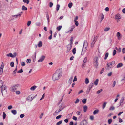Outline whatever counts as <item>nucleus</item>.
I'll return each mask as SVG.
<instances>
[{"label": "nucleus", "instance_id": "22", "mask_svg": "<svg viewBox=\"0 0 125 125\" xmlns=\"http://www.w3.org/2000/svg\"><path fill=\"white\" fill-rule=\"evenodd\" d=\"M36 52H35V55H33L32 56V58L33 60V61L34 62L35 61L36 56Z\"/></svg>", "mask_w": 125, "mask_h": 125}, {"label": "nucleus", "instance_id": "28", "mask_svg": "<svg viewBox=\"0 0 125 125\" xmlns=\"http://www.w3.org/2000/svg\"><path fill=\"white\" fill-rule=\"evenodd\" d=\"M85 83L86 84H88L89 83V80L88 79V78H86L85 79Z\"/></svg>", "mask_w": 125, "mask_h": 125}, {"label": "nucleus", "instance_id": "17", "mask_svg": "<svg viewBox=\"0 0 125 125\" xmlns=\"http://www.w3.org/2000/svg\"><path fill=\"white\" fill-rule=\"evenodd\" d=\"M73 79V77L71 76L69 79L68 82V83L69 84V85H70L71 83L72 82Z\"/></svg>", "mask_w": 125, "mask_h": 125}, {"label": "nucleus", "instance_id": "53", "mask_svg": "<svg viewBox=\"0 0 125 125\" xmlns=\"http://www.w3.org/2000/svg\"><path fill=\"white\" fill-rule=\"evenodd\" d=\"M75 22V25L76 26H78V25L79 23L78 21H74Z\"/></svg>", "mask_w": 125, "mask_h": 125}, {"label": "nucleus", "instance_id": "24", "mask_svg": "<svg viewBox=\"0 0 125 125\" xmlns=\"http://www.w3.org/2000/svg\"><path fill=\"white\" fill-rule=\"evenodd\" d=\"M98 79H96V80L94 81V84L96 86L98 85Z\"/></svg>", "mask_w": 125, "mask_h": 125}, {"label": "nucleus", "instance_id": "25", "mask_svg": "<svg viewBox=\"0 0 125 125\" xmlns=\"http://www.w3.org/2000/svg\"><path fill=\"white\" fill-rule=\"evenodd\" d=\"M12 113L14 115H15L17 114V111L16 110H11Z\"/></svg>", "mask_w": 125, "mask_h": 125}, {"label": "nucleus", "instance_id": "47", "mask_svg": "<svg viewBox=\"0 0 125 125\" xmlns=\"http://www.w3.org/2000/svg\"><path fill=\"white\" fill-rule=\"evenodd\" d=\"M87 61V58L85 57L83 61V63H86Z\"/></svg>", "mask_w": 125, "mask_h": 125}, {"label": "nucleus", "instance_id": "29", "mask_svg": "<svg viewBox=\"0 0 125 125\" xmlns=\"http://www.w3.org/2000/svg\"><path fill=\"white\" fill-rule=\"evenodd\" d=\"M76 50L75 48H74L72 50V52L74 54H75L76 52Z\"/></svg>", "mask_w": 125, "mask_h": 125}, {"label": "nucleus", "instance_id": "26", "mask_svg": "<svg viewBox=\"0 0 125 125\" xmlns=\"http://www.w3.org/2000/svg\"><path fill=\"white\" fill-rule=\"evenodd\" d=\"M110 29V28L109 27H106L104 29V31L105 32H106L109 30Z\"/></svg>", "mask_w": 125, "mask_h": 125}, {"label": "nucleus", "instance_id": "10", "mask_svg": "<svg viewBox=\"0 0 125 125\" xmlns=\"http://www.w3.org/2000/svg\"><path fill=\"white\" fill-rule=\"evenodd\" d=\"M72 45L69 44L66 46V47L67 49L66 53H68L70 51L71 49Z\"/></svg>", "mask_w": 125, "mask_h": 125}, {"label": "nucleus", "instance_id": "64", "mask_svg": "<svg viewBox=\"0 0 125 125\" xmlns=\"http://www.w3.org/2000/svg\"><path fill=\"white\" fill-rule=\"evenodd\" d=\"M75 26L74 25H73V26H72L71 27V31H73V30L74 28H75Z\"/></svg>", "mask_w": 125, "mask_h": 125}, {"label": "nucleus", "instance_id": "41", "mask_svg": "<svg viewBox=\"0 0 125 125\" xmlns=\"http://www.w3.org/2000/svg\"><path fill=\"white\" fill-rule=\"evenodd\" d=\"M112 121V120L111 119H108V122L109 124H111V123Z\"/></svg>", "mask_w": 125, "mask_h": 125}, {"label": "nucleus", "instance_id": "54", "mask_svg": "<svg viewBox=\"0 0 125 125\" xmlns=\"http://www.w3.org/2000/svg\"><path fill=\"white\" fill-rule=\"evenodd\" d=\"M46 18L47 20L48 24H49V16L48 14H46Z\"/></svg>", "mask_w": 125, "mask_h": 125}, {"label": "nucleus", "instance_id": "50", "mask_svg": "<svg viewBox=\"0 0 125 125\" xmlns=\"http://www.w3.org/2000/svg\"><path fill=\"white\" fill-rule=\"evenodd\" d=\"M12 106L11 105H10L8 106V108L9 110H10L12 109Z\"/></svg>", "mask_w": 125, "mask_h": 125}, {"label": "nucleus", "instance_id": "58", "mask_svg": "<svg viewBox=\"0 0 125 125\" xmlns=\"http://www.w3.org/2000/svg\"><path fill=\"white\" fill-rule=\"evenodd\" d=\"M102 89H101L100 90L98 91L97 92V93L98 94H99L101 92H102Z\"/></svg>", "mask_w": 125, "mask_h": 125}, {"label": "nucleus", "instance_id": "20", "mask_svg": "<svg viewBox=\"0 0 125 125\" xmlns=\"http://www.w3.org/2000/svg\"><path fill=\"white\" fill-rule=\"evenodd\" d=\"M42 43L41 41H39L38 44V46L39 47H41L42 46Z\"/></svg>", "mask_w": 125, "mask_h": 125}, {"label": "nucleus", "instance_id": "63", "mask_svg": "<svg viewBox=\"0 0 125 125\" xmlns=\"http://www.w3.org/2000/svg\"><path fill=\"white\" fill-rule=\"evenodd\" d=\"M73 119L75 121H76L77 120V117L75 116H73Z\"/></svg>", "mask_w": 125, "mask_h": 125}, {"label": "nucleus", "instance_id": "21", "mask_svg": "<svg viewBox=\"0 0 125 125\" xmlns=\"http://www.w3.org/2000/svg\"><path fill=\"white\" fill-rule=\"evenodd\" d=\"M123 65L122 63H118L117 66L116 67L117 68H120L122 67Z\"/></svg>", "mask_w": 125, "mask_h": 125}, {"label": "nucleus", "instance_id": "37", "mask_svg": "<svg viewBox=\"0 0 125 125\" xmlns=\"http://www.w3.org/2000/svg\"><path fill=\"white\" fill-rule=\"evenodd\" d=\"M62 123V121L61 120L59 121V122H58L56 123V125H59L61 124Z\"/></svg>", "mask_w": 125, "mask_h": 125}, {"label": "nucleus", "instance_id": "19", "mask_svg": "<svg viewBox=\"0 0 125 125\" xmlns=\"http://www.w3.org/2000/svg\"><path fill=\"white\" fill-rule=\"evenodd\" d=\"M37 87V86H36L34 85L31 87L30 89L31 91H34Z\"/></svg>", "mask_w": 125, "mask_h": 125}, {"label": "nucleus", "instance_id": "15", "mask_svg": "<svg viewBox=\"0 0 125 125\" xmlns=\"http://www.w3.org/2000/svg\"><path fill=\"white\" fill-rule=\"evenodd\" d=\"M124 97H122L121 98V99L120 100L119 102V106H122L124 104Z\"/></svg>", "mask_w": 125, "mask_h": 125}, {"label": "nucleus", "instance_id": "27", "mask_svg": "<svg viewBox=\"0 0 125 125\" xmlns=\"http://www.w3.org/2000/svg\"><path fill=\"white\" fill-rule=\"evenodd\" d=\"M22 9L23 10H26L27 9V8L24 5L22 6Z\"/></svg>", "mask_w": 125, "mask_h": 125}, {"label": "nucleus", "instance_id": "6", "mask_svg": "<svg viewBox=\"0 0 125 125\" xmlns=\"http://www.w3.org/2000/svg\"><path fill=\"white\" fill-rule=\"evenodd\" d=\"M98 58L97 57H96L94 59V65L96 68H97L98 65Z\"/></svg>", "mask_w": 125, "mask_h": 125}, {"label": "nucleus", "instance_id": "32", "mask_svg": "<svg viewBox=\"0 0 125 125\" xmlns=\"http://www.w3.org/2000/svg\"><path fill=\"white\" fill-rule=\"evenodd\" d=\"M83 108L84 111V112H85L87 111V106H85L83 107Z\"/></svg>", "mask_w": 125, "mask_h": 125}, {"label": "nucleus", "instance_id": "51", "mask_svg": "<svg viewBox=\"0 0 125 125\" xmlns=\"http://www.w3.org/2000/svg\"><path fill=\"white\" fill-rule=\"evenodd\" d=\"M22 72H23V71L22 69H21L20 70L17 71V73H21Z\"/></svg>", "mask_w": 125, "mask_h": 125}, {"label": "nucleus", "instance_id": "16", "mask_svg": "<svg viewBox=\"0 0 125 125\" xmlns=\"http://www.w3.org/2000/svg\"><path fill=\"white\" fill-rule=\"evenodd\" d=\"M64 108V107L63 104H61V105L60 106V108L59 110L57 112L58 113H59L60 111H62Z\"/></svg>", "mask_w": 125, "mask_h": 125}, {"label": "nucleus", "instance_id": "31", "mask_svg": "<svg viewBox=\"0 0 125 125\" xmlns=\"http://www.w3.org/2000/svg\"><path fill=\"white\" fill-rule=\"evenodd\" d=\"M73 5V3L72 2H70L69 3L68 6L69 8H71Z\"/></svg>", "mask_w": 125, "mask_h": 125}, {"label": "nucleus", "instance_id": "5", "mask_svg": "<svg viewBox=\"0 0 125 125\" xmlns=\"http://www.w3.org/2000/svg\"><path fill=\"white\" fill-rule=\"evenodd\" d=\"M1 87V92L2 95L3 96V93H7V87L5 85H3Z\"/></svg>", "mask_w": 125, "mask_h": 125}, {"label": "nucleus", "instance_id": "56", "mask_svg": "<svg viewBox=\"0 0 125 125\" xmlns=\"http://www.w3.org/2000/svg\"><path fill=\"white\" fill-rule=\"evenodd\" d=\"M61 116L62 115H60L56 117V119H59L61 117Z\"/></svg>", "mask_w": 125, "mask_h": 125}, {"label": "nucleus", "instance_id": "30", "mask_svg": "<svg viewBox=\"0 0 125 125\" xmlns=\"http://www.w3.org/2000/svg\"><path fill=\"white\" fill-rule=\"evenodd\" d=\"M73 37H71V39L70 40V44H70V45H72L73 43Z\"/></svg>", "mask_w": 125, "mask_h": 125}, {"label": "nucleus", "instance_id": "4", "mask_svg": "<svg viewBox=\"0 0 125 125\" xmlns=\"http://www.w3.org/2000/svg\"><path fill=\"white\" fill-rule=\"evenodd\" d=\"M22 13L23 12H21L16 15H12L11 16L10 18H11L12 20L17 18L20 17Z\"/></svg>", "mask_w": 125, "mask_h": 125}, {"label": "nucleus", "instance_id": "23", "mask_svg": "<svg viewBox=\"0 0 125 125\" xmlns=\"http://www.w3.org/2000/svg\"><path fill=\"white\" fill-rule=\"evenodd\" d=\"M99 112V110L98 109H96L93 112V114L94 115H95L98 113Z\"/></svg>", "mask_w": 125, "mask_h": 125}, {"label": "nucleus", "instance_id": "61", "mask_svg": "<svg viewBox=\"0 0 125 125\" xmlns=\"http://www.w3.org/2000/svg\"><path fill=\"white\" fill-rule=\"evenodd\" d=\"M31 96V95H30L28 96V97H27L26 98V99L28 100H30V98Z\"/></svg>", "mask_w": 125, "mask_h": 125}, {"label": "nucleus", "instance_id": "57", "mask_svg": "<svg viewBox=\"0 0 125 125\" xmlns=\"http://www.w3.org/2000/svg\"><path fill=\"white\" fill-rule=\"evenodd\" d=\"M31 21H29L27 23V25L28 26H29L31 24Z\"/></svg>", "mask_w": 125, "mask_h": 125}, {"label": "nucleus", "instance_id": "8", "mask_svg": "<svg viewBox=\"0 0 125 125\" xmlns=\"http://www.w3.org/2000/svg\"><path fill=\"white\" fill-rule=\"evenodd\" d=\"M17 55V53L16 52L13 53V54L12 53H10L6 55V56L7 57H10L11 58H14Z\"/></svg>", "mask_w": 125, "mask_h": 125}, {"label": "nucleus", "instance_id": "34", "mask_svg": "<svg viewBox=\"0 0 125 125\" xmlns=\"http://www.w3.org/2000/svg\"><path fill=\"white\" fill-rule=\"evenodd\" d=\"M62 27V26H58V27L56 29L57 30H58V31H60L61 30Z\"/></svg>", "mask_w": 125, "mask_h": 125}, {"label": "nucleus", "instance_id": "62", "mask_svg": "<svg viewBox=\"0 0 125 125\" xmlns=\"http://www.w3.org/2000/svg\"><path fill=\"white\" fill-rule=\"evenodd\" d=\"M122 52L123 54L125 53V48H123L122 49Z\"/></svg>", "mask_w": 125, "mask_h": 125}, {"label": "nucleus", "instance_id": "55", "mask_svg": "<svg viewBox=\"0 0 125 125\" xmlns=\"http://www.w3.org/2000/svg\"><path fill=\"white\" fill-rule=\"evenodd\" d=\"M85 63H83L82 64V67L83 68H84L85 67Z\"/></svg>", "mask_w": 125, "mask_h": 125}, {"label": "nucleus", "instance_id": "44", "mask_svg": "<svg viewBox=\"0 0 125 125\" xmlns=\"http://www.w3.org/2000/svg\"><path fill=\"white\" fill-rule=\"evenodd\" d=\"M116 51L115 50H114L113 51V56L115 55L116 53Z\"/></svg>", "mask_w": 125, "mask_h": 125}, {"label": "nucleus", "instance_id": "45", "mask_svg": "<svg viewBox=\"0 0 125 125\" xmlns=\"http://www.w3.org/2000/svg\"><path fill=\"white\" fill-rule=\"evenodd\" d=\"M25 116V115L24 114H21L20 115V117L21 118H22L24 117Z\"/></svg>", "mask_w": 125, "mask_h": 125}, {"label": "nucleus", "instance_id": "3", "mask_svg": "<svg viewBox=\"0 0 125 125\" xmlns=\"http://www.w3.org/2000/svg\"><path fill=\"white\" fill-rule=\"evenodd\" d=\"M19 87L20 85H14L11 87V90L12 92H15L19 88Z\"/></svg>", "mask_w": 125, "mask_h": 125}, {"label": "nucleus", "instance_id": "12", "mask_svg": "<svg viewBox=\"0 0 125 125\" xmlns=\"http://www.w3.org/2000/svg\"><path fill=\"white\" fill-rule=\"evenodd\" d=\"M45 58V56L44 55L42 56L38 60V62H42L43 61Z\"/></svg>", "mask_w": 125, "mask_h": 125}, {"label": "nucleus", "instance_id": "2", "mask_svg": "<svg viewBox=\"0 0 125 125\" xmlns=\"http://www.w3.org/2000/svg\"><path fill=\"white\" fill-rule=\"evenodd\" d=\"M88 46L87 42L86 40H85L83 43V49L82 51L81 55H83L85 52L87 50V48Z\"/></svg>", "mask_w": 125, "mask_h": 125}, {"label": "nucleus", "instance_id": "35", "mask_svg": "<svg viewBox=\"0 0 125 125\" xmlns=\"http://www.w3.org/2000/svg\"><path fill=\"white\" fill-rule=\"evenodd\" d=\"M108 54H108V53L107 52L106 53V54L105 55V57L104 58V59H105L106 60V59L107 57H108Z\"/></svg>", "mask_w": 125, "mask_h": 125}, {"label": "nucleus", "instance_id": "13", "mask_svg": "<svg viewBox=\"0 0 125 125\" xmlns=\"http://www.w3.org/2000/svg\"><path fill=\"white\" fill-rule=\"evenodd\" d=\"M116 36L117 37L118 39L119 40H121L122 37V35L119 32L117 33Z\"/></svg>", "mask_w": 125, "mask_h": 125}, {"label": "nucleus", "instance_id": "39", "mask_svg": "<svg viewBox=\"0 0 125 125\" xmlns=\"http://www.w3.org/2000/svg\"><path fill=\"white\" fill-rule=\"evenodd\" d=\"M116 81H114L113 82V84L112 85V86L113 87H114L115 86L116 84Z\"/></svg>", "mask_w": 125, "mask_h": 125}, {"label": "nucleus", "instance_id": "1", "mask_svg": "<svg viewBox=\"0 0 125 125\" xmlns=\"http://www.w3.org/2000/svg\"><path fill=\"white\" fill-rule=\"evenodd\" d=\"M62 74V71L61 69L57 70L53 74L52 77L53 80L55 81L60 79Z\"/></svg>", "mask_w": 125, "mask_h": 125}, {"label": "nucleus", "instance_id": "40", "mask_svg": "<svg viewBox=\"0 0 125 125\" xmlns=\"http://www.w3.org/2000/svg\"><path fill=\"white\" fill-rule=\"evenodd\" d=\"M106 104V102L104 103L103 104L102 108L103 109H104L105 107Z\"/></svg>", "mask_w": 125, "mask_h": 125}, {"label": "nucleus", "instance_id": "36", "mask_svg": "<svg viewBox=\"0 0 125 125\" xmlns=\"http://www.w3.org/2000/svg\"><path fill=\"white\" fill-rule=\"evenodd\" d=\"M23 1L25 3H26L27 4H28L29 2V1L28 0H23Z\"/></svg>", "mask_w": 125, "mask_h": 125}, {"label": "nucleus", "instance_id": "59", "mask_svg": "<svg viewBox=\"0 0 125 125\" xmlns=\"http://www.w3.org/2000/svg\"><path fill=\"white\" fill-rule=\"evenodd\" d=\"M105 11L107 12L109 10V8L108 7H106L105 9Z\"/></svg>", "mask_w": 125, "mask_h": 125}, {"label": "nucleus", "instance_id": "9", "mask_svg": "<svg viewBox=\"0 0 125 125\" xmlns=\"http://www.w3.org/2000/svg\"><path fill=\"white\" fill-rule=\"evenodd\" d=\"M115 63V62L113 61L110 63H107V66L109 68H111L112 67V66L114 65Z\"/></svg>", "mask_w": 125, "mask_h": 125}, {"label": "nucleus", "instance_id": "7", "mask_svg": "<svg viewBox=\"0 0 125 125\" xmlns=\"http://www.w3.org/2000/svg\"><path fill=\"white\" fill-rule=\"evenodd\" d=\"M93 83H91L90 84L88 88L87 89L86 91V93L87 94H88L90 92L91 89L93 87Z\"/></svg>", "mask_w": 125, "mask_h": 125}, {"label": "nucleus", "instance_id": "38", "mask_svg": "<svg viewBox=\"0 0 125 125\" xmlns=\"http://www.w3.org/2000/svg\"><path fill=\"white\" fill-rule=\"evenodd\" d=\"M60 7V6L59 4H57L56 6V10L58 11Z\"/></svg>", "mask_w": 125, "mask_h": 125}, {"label": "nucleus", "instance_id": "18", "mask_svg": "<svg viewBox=\"0 0 125 125\" xmlns=\"http://www.w3.org/2000/svg\"><path fill=\"white\" fill-rule=\"evenodd\" d=\"M96 38H94V40H93V41L92 42V43H91V47H93L94 46L95 42H96Z\"/></svg>", "mask_w": 125, "mask_h": 125}, {"label": "nucleus", "instance_id": "42", "mask_svg": "<svg viewBox=\"0 0 125 125\" xmlns=\"http://www.w3.org/2000/svg\"><path fill=\"white\" fill-rule=\"evenodd\" d=\"M86 99H83L82 100V102L84 104H85L86 102Z\"/></svg>", "mask_w": 125, "mask_h": 125}, {"label": "nucleus", "instance_id": "43", "mask_svg": "<svg viewBox=\"0 0 125 125\" xmlns=\"http://www.w3.org/2000/svg\"><path fill=\"white\" fill-rule=\"evenodd\" d=\"M6 114L4 112L3 113V119H4L6 117Z\"/></svg>", "mask_w": 125, "mask_h": 125}, {"label": "nucleus", "instance_id": "48", "mask_svg": "<svg viewBox=\"0 0 125 125\" xmlns=\"http://www.w3.org/2000/svg\"><path fill=\"white\" fill-rule=\"evenodd\" d=\"M4 64L3 63V62H2V65L1 66L0 69H3V68H4Z\"/></svg>", "mask_w": 125, "mask_h": 125}, {"label": "nucleus", "instance_id": "11", "mask_svg": "<svg viewBox=\"0 0 125 125\" xmlns=\"http://www.w3.org/2000/svg\"><path fill=\"white\" fill-rule=\"evenodd\" d=\"M87 122L86 120L82 121L80 123V125H87Z\"/></svg>", "mask_w": 125, "mask_h": 125}, {"label": "nucleus", "instance_id": "46", "mask_svg": "<svg viewBox=\"0 0 125 125\" xmlns=\"http://www.w3.org/2000/svg\"><path fill=\"white\" fill-rule=\"evenodd\" d=\"M114 106H112L110 107L109 110H114Z\"/></svg>", "mask_w": 125, "mask_h": 125}, {"label": "nucleus", "instance_id": "49", "mask_svg": "<svg viewBox=\"0 0 125 125\" xmlns=\"http://www.w3.org/2000/svg\"><path fill=\"white\" fill-rule=\"evenodd\" d=\"M31 62L30 59H28L27 60L26 62L28 63H30Z\"/></svg>", "mask_w": 125, "mask_h": 125}, {"label": "nucleus", "instance_id": "14", "mask_svg": "<svg viewBox=\"0 0 125 125\" xmlns=\"http://www.w3.org/2000/svg\"><path fill=\"white\" fill-rule=\"evenodd\" d=\"M122 16L121 15L119 14L118 13L115 15V18L116 19H120L121 18Z\"/></svg>", "mask_w": 125, "mask_h": 125}, {"label": "nucleus", "instance_id": "52", "mask_svg": "<svg viewBox=\"0 0 125 125\" xmlns=\"http://www.w3.org/2000/svg\"><path fill=\"white\" fill-rule=\"evenodd\" d=\"M10 66L12 67H13L14 66V62H11V63H10Z\"/></svg>", "mask_w": 125, "mask_h": 125}, {"label": "nucleus", "instance_id": "60", "mask_svg": "<svg viewBox=\"0 0 125 125\" xmlns=\"http://www.w3.org/2000/svg\"><path fill=\"white\" fill-rule=\"evenodd\" d=\"M104 68H103L102 69L101 71L100 72V74H102L103 72L104 71Z\"/></svg>", "mask_w": 125, "mask_h": 125}, {"label": "nucleus", "instance_id": "33", "mask_svg": "<svg viewBox=\"0 0 125 125\" xmlns=\"http://www.w3.org/2000/svg\"><path fill=\"white\" fill-rule=\"evenodd\" d=\"M3 85V81L2 80H0V88H1Z\"/></svg>", "mask_w": 125, "mask_h": 125}]
</instances>
